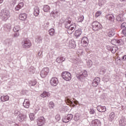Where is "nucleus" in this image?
Listing matches in <instances>:
<instances>
[{"mask_svg": "<svg viewBox=\"0 0 126 126\" xmlns=\"http://www.w3.org/2000/svg\"><path fill=\"white\" fill-rule=\"evenodd\" d=\"M55 119L57 122H59V121H60V120H61V116H60V115L57 114L55 116Z\"/></svg>", "mask_w": 126, "mask_h": 126, "instance_id": "a18cd8bd", "label": "nucleus"}, {"mask_svg": "<svg viewBox=\"0 0 126 126\" xmlns=\"http://www.w3.org/2000/svg\"><path fill=\"white\" fill-rule=\"evenodd\" d=\"M110 51L112 54H115V53L117 52V49H116V47H113V48L110 49Z\"/></svg>", "mask_w": 126, "mask_h": 126, "instance_id": "de8ad7c7", "label": "nucleus"}, {"mask_svg": "<svg viewBox=\"0 0 126 126\" xmlns=\"http://www.w3.org/2000/svg\"><path fill=\"white\" fill-rule=\"evenodd\" d=\"M123 41L122 39H117V45H122L123 44Z\"/></svg>", "mask_w": 126, "mask_h": 126, "instance_id": "c03bdc74", "label": "nucleus"}, {"mask_svg": "<svg viewBox=\"0 0 126 126\" xmlns=\"http://www.w3.org/2000/svg\"><path fill=\"white\" fill-rule=\"evenodd\" d=\"M75 35L77 37H79L81 35V32L78 30L76 31Z\"/></svg>", "mask_w": 126, "mask_h": 126, "instance_id": "58836bf2", "label": "nucleus"}, {"mask_svg": "<svg viewBox=\"0 0 126 126\" xmlns=\"http://www.w3.org/2000/svg\"><path fill=\"white\" fill-rule=\"evenodd\" d=\"M13 30L14 32H18L20 30V27L18 25H16L14 27Z\"/></svg>", "mask_w": 126, "mask_h": 126, "instance_id": "7c9ffc66", "label": "nucleus"}, {"mask_svg": "<svg viewBox=\"0 0 126 126\" xmlns=\"http://www.w3.org/2000/svg\"><path fill=\"white\" fill-rule=\"evenodd\" d=\"M116 19L117 21H121V17L120 16H118Z\"/></svg>", "mask_w": 126, "mask_h": 126, "instance_id": "4d7b16f0", "label": "nucleus"}, {"mask_svg": "<svg viewBox=\"0 0 126 126\" xmlns=\"http://www.w3.org/2000/svg\"><path fill=\"white\" fill-rule=\"evenodd\" d=\"M65 101L66 103H68V104H70V105H72V104H73V102L71 101V100H70V99H69L67 96L65 97Z\"/></svg>", "mask_w": 126, "mask_h": 126, "instance_id": "72a5a7b5", "label": "nucleus"}, {"mask_svg": "<svg viewBox=\"0 0 126 126\" xmlns=\"http://www.w3.org/2000/svg\"><path fill=\"white\" fill-rule=\"evenodd\" d=\"M27 119V115L26 114H22L20 113L18 116V119L20 122H24Z\"/></svg>", "mask_w": 126, "mask_h": 126, "instance_id": "9b49d317", "label": "nucleus"}, {"mask_svg": "<svg viewBox=\"0 0 126 126\" xmlns=\"http://www.w3.org/2000/svg\"><path fill=\"white\" fill-rule=\"evenodd\" d=\"M50 95L51 94H50V93L47 92H43V93L40 94V96H41L42 98H45V97H50Z\"/></svg>", "mask_w": 126, "mask_h": 126, "instance_id": "a878e982", "label": "nucleus"}, {"mask_svg": "<svg viewBox=\"0 0 126 126\" xmlns=\"http://www.w3.org/2000/svg\"><path fill=\"white\" fill-rule=\"evenodd\" d=\"M51 9V8L49 7L48 5H44L43 6V11L44 12H49L50 11V10Z\"/></svg>", "mask_w": 126, "mask_h": 126, "instance_id": "c85d7f7f", "label": "nucleus"}, {"mask_svg": "<svg viewBox=\"0 0 126 126\" xmlns=\"http://www.w3.org/2000/svg\"><path fill=\"white\" fill-rule=\"evenodd\" d=\"M86 76H87V71H84L82 73H78L76 74L77 78L81 81H83V80H84Z\"/></svg>", "mask_w": 126, "mask_h": 126, "instance_id": "7ed1b4c3", "label": "nucleus"}, {"mask_svg": "<svg viewBox=\"0 0 126 126\" xmlns=\"http://www.w3.org/2000/svg\"><path fill=\"white\" fill-rule=\"evenodd\" d=\"M88 65H89V67L92 66V61H90V62L88 63Z\"/></svg>", "mask_w": 126, "mask_h": 126, "instance_id": "864d4df0", "label": "nucleus"}, {"mask_svg": "<svg viewBox=\"0 0 126 126\" xmlns=\"http://www.w3.org/2000/svg\"><path fill=\"white\" fill-rule=\"evenodd\" d=\"M19 113V112H18L17 110H16L15 111V114H18Z\"/></svg>", "mask_w": 126, "mask_h": 126, "instance_id": "680f3d73", "label": "nucleus"}, {"mask_svg": "<svg viewBox=\"0 0 126 126\" xmlns=\"http://www.w3.org/2000/svg\"><path fill=\"white\" fill-rule=\"evenodd\" d=\"M0 126H2L1 125V124H0Z\"/></svg>", "mask_w": 126, "mask_h": 126, "instance_id": "774afa93", "label": "nucleus"}, {"mask_svg": "<svg viewBox=\"0 0 126 126\" xmlns=\"http://www.w3.org/2000/svg\"><path fill=\"white\" fill-rule=\"evenodd\" d=\"M99 82H100V78L97 77L93 80L92 82L93 86H94V87L98 86V84H99Z\"/></svg>", "mask_w": 126, "mask_h": 126, "instance_id": "2eb2a0df", "label": "nucleus"}, {"mask_svg": "<svg viewBox=\"0 0 126 126\" xmlns=\"http://www.w3.org/2000/svg\"><path fill=\"white\" fill-rule=\"evenodd\" d=\"M49 61V57L48 56H46L45 57L43 58V61L44 62H48Z\"/></svg>", "mask_w": 126, "mask_h": 126, "instance_id": "603ef678", "label": "nucleus"}, {"mask_svg": "<svg viewBox=\"0 0 126 126\" xmlns=\"http://www.w3.org/2000/svg\"><path fill=\"white\" fill-rule=\"evenodd\" d=\"M62 77L66 81H69L71 79V74L69 72H63L62 73Z\"/></svg>", "mask_w": 126, "mask_h": 126, "instance_id": "0eeeda50", "label": "nucleus"}, {"mask_svg": "<svg viewBox=\"0 0 126 126\" xmlns=\"http://www.w3.org/2000/svg\"><path fill=\"white\" fill-rule=\"evenodd\" d=\"M114 119H115V113L111 112L109 116V120L110 122H113L114 121Z\"/></svg>", "mask_w": 126, "mask_h": 126, "instance_id": "cd10ccee", "label": "nucleus"}, {"mask_svg": "<svg viewBox=\"0 0 126 126\" xmlns=\"http://www.w3.org/2000/svg\"><path fill=\"white\" fill-rule=\"evenodd\" d=\"M29 71H30V72H31L32 73H34L35 71H36V69L35 68H34L33 66H31L30 68Z\"/></svg>", "mask_w": 126, "mask_h": 126, "instance_id": "4c0bfd02", "label": "nucleus"}, {"mask_svg": "<svg viewBox=\"0 0 126 126\" xmlns=\"http://www.w3.org/2000/svg\"><path fill=\"white\" fill-rule=\"evenodd\" d=\"M22 46L24 49H29L31 47V41L28 39L24 40L22 42Z\"/></svg>", "mask_w": 126, "mask_h": 126, "instance_id": "20e7f679", "label": "nucleus"}, {"mask_svg": "<svg viewBox=\"0 0 126 126\" xmlns=\"http://www.w3.org/2000/svg\"><path fill=\"white\" fill-rule=\"evenodd\" d=\"M106 18L107 20L109 21H114L115 20V17L113 14H108L106 16Z\"/></svg>", "mask_w": 126, "mask_h": 126, "instance_id": "f3484780", "label": "nucleus"}, {"mask_svg": "<svg viewBox=\"0 0 126 126\" xmlns=\"http://www.w3.org/2000/svg\"><path fill=\"white\" fill-rule=\"evenodd\" d=\"M92 25L93 27V30H94V31H98L102 26L98 21L94 22Z\"/></svg>", "mask_w": 126, "mask_h": 126, "instance_id": "423d86ee", "label": "nucleus"}, {"mask_svg": "<svg viewBox=\"0 0 126 126\" xmlns=\"http://www.w3.org/2000/svg\"><path fill=\"white\" fill-rule=\"evenodd\" d=\"M72 107H75V105H74V104H72Z\"/></svg>", "mask_w": 126, "mask_h": 126, "instance_id": "69168bd1", "label": "nucleus"}, {"mask_svg": "<svg viewBox=\"0 0 126 126\" xmlns=\"http://www.w3.org/2000/svg\"><path fill=\"white\" fill-rule=\"evenodd\" d=\"M100 15H101V11H97L95 13V17H98Z\"/></svg>", "mask_w": 126, "mask_h": 126, "instance_id": "3c124183", "label": "nucleus"}, {"mask_svg": "<svg viewBox=\"0 0 126 126\" xmlns=\"http://www.w3.org/2000/svg\"><path fill=\"white\" fill-rule=\"evenodd\" d=\"M0 100L2 102H6L9 100V96L7 95H2L0 97Z\"/></svg>", "mask_w": 126, "mask_h": 126, "instance_id": "aec40b11", "label": "nucleus"}, {"mask_svg": "<svg viewBox=\"0 0 126 126\" xmlns=\"http://www.w3.org/2000/svg\"><path fill=\"white\" fill-rule=\"evenodd\" d=\"M86 50L87 51H88V49L87 48H86Z\"/></svg>", "mask_w": 126, "mask_h": 126, "instance_id": "338daca9", "label": "nucleus"}, {"mask_svg": "<svg viewBox=\"0 0 126 126\" xmlns=\"http://www.w3.org/2000/svg\"><path fill=\"white\" fill-rule=\"evenodd\" d=\"M68 47L70 49H72V48H74V47H75V42H74V41H73L71 40L69 41Z\"/></svg>", "mask_w": 126, "mask_h": 126, "instance_id": "4be33fe9", "label": "nucleus"}, {"mask_svg": "<svg viewBox=\"0 0 126 126\" xmlns=\"http://www.w3.org/2000/svg\"><path fill=\"white\" fill-rule=\"evenodd\" d=\"M49 72H50V70L48 67L43 68L40 72L41 77L45 78V77L48 75Z\"/></svg>", "mask_w": 126, "mask_h": 126, "instance_id": "39448f33", "label": "nucleus"}, {"mask_svg": "<svg viewBox=\"0 0 126 126\" xmlns=\"http://www.w3.org/2000/svg\"><path fill=\"white\" fill-rule=\"evenodd\" d=\"M120 126H126V119L125 118H122L121 121H119Z\"/></svg>", "mask_w": 126, "mask_h": 126, "instance_id": "393cba45", "label": "nucleus"}, {"mask_svg": "<svg viewBox=\"0 0 126 126\" xmlns=\"http://www.w3.org/2000/svg\"><path fill=\"white\" fill-rule=\"evenodd\" d=\"M71 22L68 19H66L64 21L65 27L67 29V32L68 34H72V32H74L75 29V24H71Z\"/></svg>", "mask_w": 126, "mask_h": 126, "instance_id": "f257e3e1", "label": "nucleus"}, {"mask_svg": "<svg viewBox=\"0 0 126 126\" xmlns=\"http://www.w3.org/2000/svg\"><path fill=\"white\" fill-rule=\"evenodd\" d=\"M121 1H126V0H120Z\"/></svg>", "mask_w": 126, "mask_h": 126, "instance_id": "0e129e2a", "label": "nucleus"}, {"mask_svg": "<svg viewBox=\"0 0 126 126\" xmlns=\"http://www.w3.org/2000/svg\"><path fill=\"white\" fill-rule=\"evenodd\" d=\"M45 124V118L43 117H40L37 119V125L38 126H42Z\"/></svg>", "mask_w": 126, "mask_h": 126, "instance_id": "1a4fd4ad", "label": "nucleus"}, {"mask_svg": "<svg viewBox=\"0 0 126 126\" xmlns=\"http://www.w3.org/2000/svg\"><path fill=\"white\" fill-rule=\"evenodd\" d=\"M81 43L83 44L84 47H87L88 46V43L89 41H88V38L87 37H83L81 40Z\"/></svg>", "mask_w": 126, "mask_h": 126, "instance_id": "ddd939ff", "label": "nucleus"}, {"mask_svg": "<svg viewBox=\"0 0 126 126\" xmlns=\"http://www.w3.org/2000/svg\"><path fill=\"white\" fill-rule=\"evenodd\" d=\"M74 119L75 122H77V121H79L80 120V115H79V114L76 113Z\"/></svg>", "mask_w": 126, "mask_h": 126, "instance_id": "c9c22d12", "label": "nucleus"}, {"mask_svg": "<svg viewBox=\"0 0 126 126\" xmlns=\"http://www.w3.org/2000/svg\"><path fill=\"white\" fill-rule=\"evenodd\" d=\"M65 61V58L63 57H58L56 59V62L58 63H62L63 62H64Z\"/></svg>", "mask_w": 126, "mask_h": 126, "instance_id": "a211bd4d", "label": "nucleus"}, {"mask_svg": "<svg viewBox=\"0 0 126 126\" xmlns=\"http://www.w3.org/2000/svg\"><path fill=\"white\" fill-rule=\"evenodd\" d=\"M4 30L8 33L11 30V24L7 23L4 25Z\"/></svg>", "mask_w": 126, "mask_h": 126, "instance_id": "f8f14e48", "label": "nucleus"}, {"mask_svg": "<svg viewBox=\"0 0 126 126\" xmlns=\"http://www.w3.org/2000/svg\"><path fill=\"white\" fill-rule=\"evenodd\" d=\"M96 109L98 112L100 113L106 112V107L102 106L101 105H98L97 106Z\"/></svg>", "mask_w": 126, "mask_h": 126, "instance_id": "dca6fc26", "label": "nucleus"}, {"mask_svg": "<svg viewBox=\"0 0 126 126\" xmlns=\"http://www.w3.org/2000/svg\"><path fill=\"white\" fill-rule=\"evenodd\" d=\"M99 123H100V121L97 119L93 120L91 123V126H98Z\"/></svg>", "mask_w": 126, "mask_h": 126, "instance_id": "412c9836", "label": "nucleus"}, {"mask_svg": "<svg viewBox=\"0 0 126 126\" xmlns=\"http://www.w3.org/2000/svg\"><path fill=\"white\" fill-rule=\"evenodd\" d=\"M104 79H106V81H107V80H109V79H110V74L107 73L105 74V75L104 77Z\"/></svg>", "mask_w": 126, "mask_h": 126, "instance_id": "79ce46f5", "label": "nucleus"}, {"mask_svg": "<svg viewBox=\"0 0 126 126\" xmlns=\"http://www.w3.org/2000/svg\"><path fill=\"white\" fill-rule=\"evenodd\" d=\"M29 117L31 121H34V120H35V115L33 113H31L29 115Z\"/></svg>", "mask_w": 126, "mask_h": 126, "instance_id": "e433bc0d", "label": "nucleus"}, {"mask_svg": "<svg viewBox=\"0 0 126 126\" xmlns=\"http://www.w3.org/2000/svg\"><path fill=\"white\" fill-rule=\"evenodd\" d=\"M42 54H43V51H39L38 53V56H39V57H41V56H42Z\"/></svg>", "mask_w": 126, "mask_h": 126, "instance_id": "5fc2aeb1", "label": "nucleus"}, {"mask_svg": "<svg viewBox=\"0 0 126 126\" xmlns=\"http://www.w3.org/2000/svg\"><path fill=\"white\" fill-rule=\"evenodd\" d=\"M58 13H59V12L58 11H56V12L52 11L51 13V15L53 16V18H56V16H58Z\"/></svg>", "mask_w": 126, "mask_h": 126, "instance_id": "473e14b6", "label": "nucleus"}, {"mask_svg": "<svg viewBox=\"0 0 126 126\" xmlns=\"http://www.w3.org/2000/svg\"><path fill=\"white\" fill-rule=\"evenodd\" d=\"M49 33L50 36H54V35H55V29H51L49 31Z\"/></svg>", "mask_w": 126, "mask_h": 126, "instance_id": "f704fd0d", "label": "nucleus"}, {"mask_svg": "<svg viewBox=\"0 0 126 126\" xmlns=\"http://www.w3.org/2000/svg\"><path fill=\"white\" fill-rule=\"evenodd\" d=\"M27 18V15L26 13H21L19 15V19L20 20H26Z\"/></svg>", "mask_w": 126, "mask_h": 126, "instance_id": "5701e85b", "label": "nucleus"}, {"mask_svg": "<svg viewBox=\"0 0 126 126\" xmlns=\"http://www.w3.org/2000/svg\"><path fill=\"white\" fill-rule=\"evenodd\" d=\"M3 0H0V3H2Z\"/></svg>", "mask_w": 126, "mask_h": 126, "instance_id": "e2e57ef3", "label": "nucleus"}, {"mask_svg": "<svg viewBox=\"0 0 126 126\" xmlns=\"http://www.w3.org/2000/svg\"><path fill=\"white\" fill-rule=\"evenodd\" d=\"M18 36H19V33L18 32H16L14 34V37H18Z\"/></svg>", "mask_w": 126, "mask_h": 126, "instance_id": "6e6d98bb", "label": "nucleus"}, {"mask_svg": "<svg viewBox=\"0 0 126 126\" xmlns=\"http://www.w3.org/2000/svg\"><path fill=\"white\" fill-rule=\"evenodd\" d=\"M95 113V110H94V109H93V108H91L90 109V114H91V115H94Z\"/></svg>", "mask_w": 126, "mask_h": 126, "instance_id": "09e8293b", "label": "nucleus"}, {"mask_svg": "<svg viewBox=\"0 0 126 126\" xmlns=\"http://www.w3.org/2000/svg\"><path fill=\"white\" fill-rule=\"evenodd\" d=\"M23 106L24 108L28 109L30 107V102L28 101L27 99H25V101L23 103Z\"/></svg>", "mask_w": 126, "mask_h": 126, "instance_id": "b1692460", "label": "nucleus"}, {"mask_svg": "<svg viewBox=\"0 0 126 126\" xmlns=\"http://www.w3.org/2000/svg\"><path fill=\"white\" fill-rule=\"evenodd\" d=\"M74 104H75V105H77V104H78V101L75 100V101H74Z\"/></svg>", "mask_w": 126, "mask_h": 126, "instance_id": "052dcab7", "label": "nucleus"}, {"mask_svg": "<svg viewBox=\"0 0 126 126\" xmlns=\"http://www.w3.org/2000/svg\"><path fill=\"white\" fill-rule=\"evenodd\" d=\"M73 118V115L71 114H68L66 117L63 119L62 121L63 123H68L69 121H71Z\"/></svg>", "mask_w": 126, "mask_h": 126, "instance_id": "6e6552de", "label": "nucleus"}, {"mask_svg": "<svg viewBox=\"0 0 126 126\" xmlns=\"http://www.w3.org/2000/svg\"><path fill=\"white\" fill-rule=\"evenodd\" d=\"M0 16L2 20L6 21V20H7L10 17V12L6 9H2L1 10Z\"/></svg>", "mask_w": 126, "mask_h": 126, "instance_id": "f03ea898", "label": "nucleus"}, {"mask_svg": "<svg viewBox=\"0 0 126 126\" xmlns=\"http://www.w3.org/2000/svg\"><path fill=\"white\" fill-rule=\"evenodd\" d=\"M83 20H84V16L83 15H81L78 17V22H82Z\"/></svg>", "mask_w": 126, "mask_h": 126, "instance_id": "2f4dec72", "label": "nucleus"}, {"mask_svg": "<svg viewBox=\"0 0 126 126\" xmlns=\"http://www.w3.org/2000/svg\"><path fill=\"white\" fill-rule=\"evenodd\" d=\"M40 13V9L39 7L36 6L34 8L33 14L34 16H38Z\"/></svg>", "mask_w": 126, "mask_h": 126, "instance_id": "6ab92c4d", "label": "nucleus"}, {"mask_svg": "<svg viewBox=\"0 0 126 126\" xmlns=\"http://www.w3.org/2000/svg\"><path fill=\"white\" fill-rule=\"evenodd\" d=\"M123 34H124V35H126V29H125V30L124 29V30H123Z\"/></svg>", "mask_w": 126, "mask_h": 126, "instance_id": "13d9d810", "label": "nucleus"}, {"mask_svg": "<svg viewBox=\"0 0 126 126\" xmlns=\"http://www.w3.org/2000/svg\"><path fill=\"white\" fill-rule=\"evenodd\" d=\"M123 60H124V61H126V55L123 57Z\"/></svg>", "mask_w": 126, "mask_h": 126, "instance_id": "bf43d9fd", "label": "nucleus"}, {"mask_svg": "<svg viewBox=\"0 0 126 126\" xmlns=\"http://www.w3.org/2000/svg\"><path fill=\"white\" fill-rule=\"evenodd\" d=\"M50 84L52 86H57L59 83V80L57 77H53L50 80Z\"/></svg>", "mask_w": 126, "mask_h": 126, "instance_id": "9d476101", "label": "nucleus"}, {"mask_svg": "<svg viewBox=\"0 0 126 126\" xmlns=\"http://www.w3.org/2000/svg\"><path fill=\"white\" fill-rule=\"evenodd\" d=\"M5 44L6 47H10L11 45V40L9 39H6L5 40Z\"/></svg>", "mask_w": 126, "mask_h": 126, "instance_id": "c756f323", "label": "nucleus"}, {"mask_svg": "<svg viewBox=\"0 0 126 126\" xmlns=\"http://www.w3.org/2000/svg\"><path fill=\"white\" fill-rule=\"evenodd\" d=\"M23 6H24V3L20 2L15 7V10H19V9L22 8Z\"/></svg>", "mask_w": 126, "mask_h": 126, "instance_id": "bb28decb", "label": "nucleus"}, {"mask_svg": "<svg viewBox=\"0 0 126 126\" xmlns=\"http://www.w3.org/2000/svg\"><path fill=\"white\" fill-rule=\"evenodd\" d=\"M111 44L112 45H117V39H113L111 41Z\"/></svg>", "mask_w": 126, "mask_h": 126, "instance_id": "49530a36", "label": "nucleus"}, {"mask_svg": "<svg viewBox=\"0 0 126 126\" xmlns=\"http://www.w3.org/2000/svg\"><path fill=\"white\" fill-rule=\"evenodd\" d=\"M35 42L38 43H42V38L37 37L35 39Z\"/></svg>", "mask_w": 126, "mask_h": 126, "instance_id": "37998d69", "label": "nucleus"}, {"mask_svg": "<svg viewBox=\"0 0 126 126\" xmlns=\"http://www.w3.org/2000/svg\"><path fill=\"white\" fill-rule=\"evenodd\" d=\"M49 107L50 109H54V107H55V103L52 101H50L49 104Z\"/></svg>", "mask_w": 126, "mask_h": 126, "instance_id": "ea45409f", "label": "nucleus"}, {"mask_svg": "<svg viewBox=\"0 0 126 126\" xmlns=\"http://www.w3.org/2000/svg\"><path fill=\"white\" fill-rule=\"evenodd\" d=\"M106 32L109 37H113L115 35V30L114 29L107 30Z\"/></svg>", "mask_w": 126, "mask_h": 126, "instance_id": "4468645a", "label": "nucleus"}, {"mask_svg": "<svg viewBox=\"0 0 126 126\" xmlns=\"http://www.w3.org/2000/svg\"><path fill=\"white\" fill-rule=\"evenodd\" d=\"M121 28L124 29H125V28L126 29V23L124 22L121 24Z\"/></svg>", "mask_w": 126, "mask_h": 126, "instance_id": "8fccbe9b", "label": "nucleus"}, {"mask_svg": "<svg viewBox=\"0 0 126 126\" xmlns=\"http://www.w3.org/2000/svg\"><path fill=\"white\" fill-rule=\"evenodd\" d=\"M36 83H37V82H36V81H31L29 82L30 86H35V85H36Z\"/></svg>", "mask_w": 126, "mask_h": 126, "instance_id": "a19ab883", "label": "nucleus"}]
</instances>
